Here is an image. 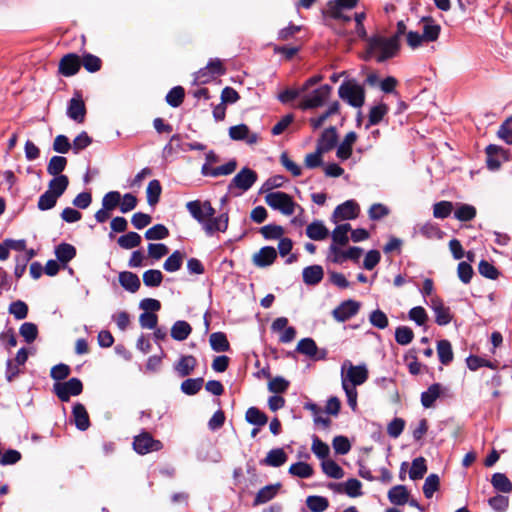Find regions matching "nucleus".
I'll return each mask as SVG.
<instances>
[{
	"instance_id": "64",
	"label": "nucleus",
	"mask_w": 512,
	"mask_h": 512,
	"mask_svg": "<svg viewBox=\"0 0 512 512\" xmlns=\"http://www.w3.org/2000/svg\"><path fill=\"white\" fill-rule=\"evenodd\" d=\"M499 138H501L506 144H512V116L507 118L499 127L497 132Z\"/></svg>"
},
{
	"instance_id": "45",
	"label": "nucleus",
	"mask_w": 512,
	"mask_h": 512,
	"mask_svg": "<svg viewBox=\"0 0 512 512\" xmlns=\"http://www.w3.org/2000/svg\"><path fill=\"white\" fill-rule=\"evenodd\" d=\"M183 259L184 254L176 250L165 260L163 268L167 272H176L181 268Z\"/></svg>"
},
{
	"instance_id": "59",
	"label": "nucleus",
	"mask_w": 512,
	"mask_h": 512,
	"mask_svg": "<svg viewBox=\"0 0 512 512\" xmlns=\"http://www.w3.org/2000/svg\"><path fill=\"white\" fill-rule=\"evenodd\" d=\"M453 211V204L449 201H440L433 206V216L438 219L447 218Z\"/></svg>"
},
{
	"instance_id": "36",
	"label": "nucleus",
	"mask_w": 512,
	"mask_h": 512,
	"mask_svg": "<svg viewBox=\"0 0 512 512\" xmlns=\"http://www.w3.org/2000/svg\"><path fill=\"white\" fill-rule=\"evenodd\" d=\"M212 350L215 352H226L230 349L229 341L223 332H214L209 337Z\"/></svg>"
},
{
	"instance_id": "21",
	"label": "nucleus",
	"mask_w": 512,
	"mask_h": 512,
	"mask_svg": "<svg viewBox=\"0 0 512 512\" xmlns=\"http://www.w3.org/2000/svg\"><path fill=\"white\" fill-rule=\"evenodd\" d=\"M197 366V359L193 355H184L174 364V370L180 377L189 376Z\"/></svg>"
},
{
	"instance_id": "56",
	"label": "nucleus",
	"mask_w": 512,
	"mask_h": 512,
	"mask_svg": "<svg viewBox=\"0 0 512 512\" xmlns=\"http://www.w3.org/2000/svg\"><path fill=\"white\" fill-rule=\"evenodd\" d=\"M185 96L184 88L181 86L173 87L166 95L167 103L172 107H179Z\"/></svg>"
},
{
	"instance_id": "2",
	"label": "nucleus",
	"mask_w": 512,
	"mask_h": 512,
	"mask_svg": "<svg viewBox=\"0 0 512 512\" xmlns=\"http://www.w3.org/2000/svg\"><path fill=\"white\" fill-rule=\"evenodd\" d=\"M257 179L258 175L254 170L244 167L233 177L228 185V191L233 195H239L248 191Z\"/></svg>"
},
{
	"instance_id": "32",
	"label": "nucleus",
	"mask_w": 512,
	"mask_h": 512,
	"mask_svg": "<svg viewBox=\"0 0 512 512\" xmlns=\"http://www.w3.org/2000/svg\"><path fill=\"white\" fill-rule=\"evenodd\" d=\"M409 492L404 485H396L388 492V499L394 505H404L408 502Z\"/></svg>"
},
{
	"instance_id": "60",
	"label": "nucleus",
	"mask_w": 512,
	"mask_h": 512,
	"mask_svg": "<svg viewBox=\"0 0 512 512\" xmlns=\"http://www.w3.org/2000/svg\"><path fill=\"white\" fill-rule=\"evenodd\" d=\"M473 275L474 270L468 262L462 261L458 264L457 276L463 284H469L471 282Z\"/></svg>"
},
{
	"instance_id": "23",
	"label": "nucleus",
	"mask_w": 512,
	"mask_h": 512,
	"mask_svg": "<svg viewBox=\"0 0 512 512\" xmlns=\"http://www.w3.org/2000/svg\"><path fill=\"white\" fill-rule=\"evenodd\" d=\"M281 488L280 483L266 485L261 488L256 494L253 505L258 506L272 500L279 492Z\"/></svg>"
},
{
	"instance_id": "44",
	"label": "nucleus",
	"mask_w": 512,
	"mask_h": 512,
	"mask_svg": "<svg viewBox=\"0 0 512 512\" xmlns=\"http://www.w3.org/2000/svg\"><path fill=\"white\" fill-rule=\"evenodd\" d=\"M427 472L426 460L423 457L415 458L409 471V477L412 480L422 479Z\"/></svg>"
},
{
	"instance_id": "9",
	"label": "nucleus",
	"mask_w": 512,
	"mask_h": 512,
	"mask_svg": "<svg viewBox=\"0 0 512 512\" xmlns=\"http://www.w3.org/2000/svg\"><path fill=\"white\" fill-rule=\"evenodd\" d=\"M348 365L346 375L342 374V379H345L350 385L356 387L362 385L368 378V370L365 365H353L350 361H345L342 366V371Z\"/></svg>"
},
{
	"instance_id": "6",
	"label": "nucleus",
	"mask_w": 512,
	"mask_h": 512,
	"mask_svg": "<svg viewBox=\"0 0 512 512\" xmlns=\"http://www.w3.org/2000/svg\"><path fill=\"white\" fill-rule=\"evenodd\" d=\"M332 87L328 84L322 85L313 90L310 94L303 97L298 107L301 110L314 109L321 107L329 98Z\"/></svg>"
},
{
	"instance_id": "57",
	"label": "nucleus",
	"mask_w": 512,
	"mask_h": 512,
	"mask_svg": "<svg viewBox=\"0 0 512 512\" xmlns=\"http://www.w3.org/2000/svg\"><path fill=\"white\" fill-rule=\"evenodd\" d=\"M169 236V230L163 224H156L145 232L148 240H162Z\"/></svg>"
},
{
	"instance_id": "8",
	"label": "nucleus",
	"mask_w": 512,
	"mask_h": 512,
	"mask_svg": "<svg viewBox=\"0 0 512 512\" xmlns=\"http://www.w3.org/2000/svg\"><path fill=\"white\" fill-rule=\"evenodd\" d=\"M162 447L161 441L155 440L148 432H143L134 437L133 449L138 454L144 455L153 451H159Z\"/></svg>"
},
{
	"instance_id": "42",
	"label": "nucleus",
	"mask_w": 512,
	"mask_h": 512,
	"mask_svg": "<svg viewBox=\"0 0 512 512\" xmlns=\"http://www.w3.org/2000/svg\"><path fill=\"white\" fill-rule=\"evenodd\" d=\"M321 467L323 472L330 478L341 479L344 476L343 469L331 459L322 461Z\"/></svg>"
},
{
	"instance_id": "24",
	"label": "nucleus",
	"mask_w": 512,
	"mask_h": 512,
	"mask_svg": "<svg viewBox=\"0 0 512 512\" xmlns=\"http://www.w3.org/2000/svg\"><path fill=\"white\" fill-rule=\"evenodd\" d=\"M337 142V132L335 127L325 129L317 143V147L325 153L334 148Z\"/></svg>"
},
{
	"instance_id": "10",
	"label": "nucleus",
	"mask_w": 512,
	"mask_h": 512,
	"mask_svg": "<svg viewBox=\"0 0 512 512\" xmlns=\"http://www.w3.org/2000/svg\"><path fill=\"white\" fill-rule=\"evenodd\" d=\"M81 68V57L75 53L64 55L58 65V73L64 77H71Z\"/></svg>"
},
{
	"instance_id": "55",
	"label": "nucleus",
	"mask_w": 512,
	"mask_h": 512,
	"mask_svg": "<svg viewBox=\"0 0 512 512\" xmlns=\"http://www.w3.org/2000/svg\"><path fill=\"white\" fill-rule=\"evenodd\" d=\"M203 383V378H189L182 382L181 390L187 395H195L200 391Z\"/></svg>"
},
{
	"instance_id": "33",
	"label": "nucleus",
	"mask_w": 512,
	"mask_h": 512,
	"mask_svg": "<svg viewBox=\"0 0 512 512\" xmlns=\"http://www.w3.org/2000/svg\"><path fill=\"white\" fill-rule=\"evenodd\" d=\"M192 332L190 324L183 320L176 321L171 328V337L177 341L186 340Z\"/></svg>"
},
{
	"instance_id": "19",
	"label": "nucleus",
	"mask_w": 512,
	"mask_h": 512,
	"mask_svg": "<svg viewBox=\"0 0 512 512\" xmlns=\"http://www.w3.org/2000/svg\"><path fill=\"white\" fill-rule=\"evenodd\" d=\"M431 307L435 313V321L438 325L444 326L450 323L451 313L448 307H445L443 302L438 298L431 299Z\"/></svg>"
},
{
	"instance_id": "46",
	"label": "nucleus",
	"mask_w": 512,
	"mask_h": 512,
	"mask_svg": "<svg viewBox=\"0 0 512 512\" xmlns=\"http://www.w3.org/2000/svg\"><path fill=\"white\" fill-rule=\"evenodd\" d=\"M67 165V159L63 156H53L47 165V172L49 175L58 176L62 175Z\"/></svg>"
},
{
	"instance_id": "37",
	"label": "nucleus",
	"mask_w": 512,
	"mask_h": 512,
	"mask_svg": "<svg viewBox=\"0 0 512 512\" xmlns=\"http://www.w3.org/2000/svg\"><path fill=\"white\" fill-rule=\"evenodd\" d=\"M491 484L498 492L509 493L512 491V482L504 473H494L491 477Z\"/></svg>"
},
{
	"instance_id": "17",
	"label": "nucleus",
	"mask_w": 512,
	"mask_h": 512,
	"mask_svg": "<svg viewBox=\"0 0 512 512\" xmlns=\"http://www.w3.org/2000/svg\"><path fill=\"white\" fill-rule=\"evenodd\" d=\"M486 164L490 170H497L501 166L500 156L505 157L506 151L497 145L490 144L486 147Z\"/></svg>"
},
{
	"instance_id": "63",
	"label": "nucleus",
	"mask_w": 512,
	"mask_h": 512,
	"mask_svg": "<svg viewBox=\"0 0 512 512\" xmlns=\"http://www.w3.org/2000/svg\"><path fill=\"white\" fill-rule=\"evenodd\" d=\"M19 332L27 343H32L38 336V328L34 323L31 322L23 323Z\"/></svg>"
},
{
	"instance_id": "27",
	"label": "nucleus",
	"mask_w": 512,
	"mask_h": 512,
	"mask_svg": "<svg viewBox=\"0 0 512 512\" xmlns=\"http://www.w3.org/2000/svg\"><path fill=\"white\" fill-rule=\"evenodd\" d=\"M441 393L442 385L440 383L432 384L426 391L421 393V404L424 408L432 407Z\"/></svg>"
},
{
	"instance_id": "49",
	"label": "nucleus",
	"mask_w": 512,
	"mask_h": 512,
	"mask_svg": "<svg viewBox=\"0 0 512 512\" xmlns=\"http://www.w3.org/2000/svg\"><path fill=\"white\" fill-rule=\"evenodd\" d=\"M297 352L309 356L315 357L318 351L317 345L312 338L301 339L296 347Z\"/></svg>"
},
{
	"instance_id": "7",
	"label": "nucleus",
	"mask_w": 512,
	"mask_h": 512,
	"mask_svg": "<svg viewBox=\"0 0 512 512\" xmlns=\"http://www.w3.org/2000/svg\"><path fill=\"white\" fill-rule=\"evenodd\" d=\"M358 0H330L326 8L323 10V15L329 16L333 19L349 22L351 17L343 14L344 9H352L357 5Z\"/></svg>"
},
{
	"instance_id": "1",
	"label": "nucleus",
	"mask_w": 512,
	"mask_h": 512,
	"mask_svg": "<svg viewBox=\"0 0 512 512\" xmlns=\"http://www.w3.org/2000/svg\"><path fill=\"white\" fill-rule=\"evenodd\" d=\"M399 50L400 44L396 43V38L373 35L367 39L366 52L378 63L394 58Z\"/></svg>"
},
{
	"instance_id": "53",
	"label": "nucleus",
	"mask_w": 512,
	"mask_h": 512,
	"mask_svg": "<svg viewBox=\"0 0 512 512\" xmlns=\"http://www.w3.org/2000/svg\"><path fill=\"white\" fill-rule=\"evenodd\" d=\"M260 233L266 240H276L283 236L284 229L280 225L269 224L261 227Z\"/></svg>"
},
{
	"instance_id": "22",
	"label": "nucleus",
	"mask_w": 512,
	"mask_h": 512,
	"mask_svg": "<svg viewBox=\"0 0 512 512\" xmlns=\"http://www.w3.org/2000/svg\"><path fill=\"white\" fill-rule=\"evenodd\" d=\"M288 455L282 448L271 449L266 457L260 461L261 465L280 467L286 463Z\"/></svg>"
},
{
	"instance_id": "61",
	"label": "nucleus",
	"mask_w": 512,
	"mask_h": 512,
	"mask_svg": "<svg viewBox=\"0 0 512 512\" xmlns=\"http://www.w3.org/2000/svg\"><path fill=\"white\" fill-rule=\"evenodd\" d=\"M57 199V196L47 190L39 197L37 207L41 211L50 210L55 207Z\"/></svg>"
},
{
	"instance_id": "20",
	"label": "nucleus",
	"mask_w": 512,
	"mask_h": 512,
	"mask_svg": "<svg viewBox=\"0 0 512 512\" xmlns=\"http://www.w3.org/2000/svg\"><path fill=\"white\" fill-rule=\"evenodd\" d=\"M72 416L75 426L80 431H85L90 427V419L85 406L82 403H76L72 409Z\"/></svg>"
},
{
	"instance_id": "11",
	"label": "nucleus",
	"mask_w": 512,
	"mask_h": 512,
	"mask_svg": "<svg viewBox=\"0 0 512 512\" xmlns=\"http://www.w3.org/2000/svg\"><path fill=\"white\" fill-rule=\"evenodd\" d=\"M359 309V302L351 299L345 300L332 311V316L338 322H345L355 316Z\"/></svg>"
},
{
	"instance_id": "34",
	"label": "nucleus",
	"mask_w": 512,
	"mask_h": 512,
	"mask_svg": "<svg viewBox=\"0 0 512 512\" xmlns=\"http://www.w3.org/2000/svg\"><path fill=\"white\" fill-rule=\"evenodd\" d=\"M388 111L389 108L385 103H379L371 107L366 128L368 129L372 125L379 124L383 120L384 116L388 113Z\"/></svg>"
},
{
	"instance_id": "29",
	"label": "nucleus",
	"mask_w": 512,
	"mask_h": 512,
	"mask_svg": "<svg viewBox=\"0 0 512 512\" xmlns=\"http://www.w3.org/2000/svg\"><path fill=\"white\" fill-rule=\"evenodd\" d=\"M423 33L422 36L425 42L436 41L439 37L441 27L431 18H423Z\"/></svg>"
},
{
	"instance_id": "15",
	"label": "nucleus",
	"mask_w": 512,
	"mask_h": 512,
	"mask_svg": "<svg viewBox=\"0 0 512 512\" xmlns=\"http://www.w3.org/2000/svg\"><path fill=\"white\" fill-rule=\"evenodd\" d=\"M229 216L227 213H222L218 217H212L205 221L202 225L206 235L212 236L216 232H225L228 228Z\"/></svg>"
},
{
	"instance_id": "50",
	"label": "nucleus",
	"mask_w": 512,
	"mask_h": 512,
	"mask_svg": "<svg viewBox=\"0 0 512 512\" xmlns=\"http://www.w3.org/2000/svg\"><path fill=\"white\" fill-rule=\"evenodd\" d=\"M163 281V274L160 270L149 269L143 273V283L147 287H158Z\"/></svg>"
},
{
	"instance_id": "31",
	"label": "nucleus",
	"mask_w": 512,
	"mask_h": 512,
	"mask_svg": "<svg viewBox=\"0 0 512 512\" xmlns=\"http://www.w3.org/2000/svg\"><path fill=\"white\" fill-rule=\"evenodd\" d=\"M351 231V225L348 223L337 225L332 231V244L336 246H345L349 242L348 232Z\"/></svg>"
},
{
	"instance_id": "58",
	"label": "nucleus",
	"mask_w": 512,
	"mask_h": 512,
	"mask_svg": "<svg viewBox=\"0 0 512 512\" xmlns=\"http://www.w3.org/2000/svg\"><path fill=\"white\" fill-rule=\"evenodd\" d=\"M414 333L410 327L399 326L395 330V340L400 345H408L412 342Z\"/></svg>"
},
{
	"instance_id": "12",
	"label": "nucleus",
	"mask_w": 512,
	"mask_h": 512,
	"mask_svg": "<svg viewBox=\"0 0 512 512\" xmlns=\"http://www.w3.org/2000/svg\"><path fill=\"white\" fill-rule=\"evenodd\" d=\"M359 212V204L355 200H347L335 208L332 217L335 222L338 220H352L358 217Z\"/></svg>"
},
{
	"instance_id": "3",
	"label": "nucleus",
	"mask_w": 512,
	"mask_h": 512,
	"mask_svg": "<svg viewBox=\"0 0 512 512\" xmlns=\"http://www.w3.org/2000/svg\"><path fill=\"white\" fill-rule=\"evenodd\" d=\"M338 94L342 100L355 108L361 107L365 101L364 89L351 81L343 82L339 87Z\"/></svg>"
},
{
	"instance_id": "13",
	"label": "nucleus",
	"mask_w": 512,
	"mask_h": 512,
	"mask_svg": "<svg viewBox=\"0 0 512 512\" xmlns=\"http://www.w3.org/2000/svg\"><path fill=\"white\" fill-rule=\"evenodd\" d=\"M102 206L111 212L120 206L121 211L126 213L128 212V193L121 198L117 191L108 192L102 199Z\"/></svg>"
},
{
	"instance_id": "48",
	"label": "nucleus",
	"mask_w": 512,
	"mask_h": 512,
	"mask_svg": "<svg viewBox=\"0 0 512 512\" xmlns=\"http://www.w3.org/2000/svg\"><path fill=\"white\" fill-rule=\"evenodd\" d=\"M476 216V208L469 204H460L454 212V217L462 222L471 221Z\"/></svg>"
},
{
	"instance_id": "18",
	"label": "nucleus",
	"mask_w": 512,
	"mask_h": 512,
	"mask_svg": "<svg viewBox=\"0 0 512 512\" xmlns=\"http://www.w3.org/2000/svg\"><path fill=\"white\" fill-rule=\"evenodd\" d=\"M303 282L308 286L319 284L324 277V270L320 265L307 266L302 271Z\"/></svg>"
},
{
	"instance_id": "38",
	"label": "nucleus",
	"mask_w": 512,
	"mask_h": 512,
	"mask_svg": "<svg viewBox=\"0 0 512 512\" xmlns=\"http://www.w3.org/2000/svg\"><path fill=\"white\" fill-rule=\"evenodd\" d=\"M245 419L249 424L261 427L267 424L268 417L257 407H250L247 409Z\"/></svg>"
},
{
	"instance_id": "26",
	"label": "nucleus",
	"mask_w": 512,
	"mask_h": 512,
	"mask_svg": "<svg viewBox=\"0 0 512 512\" xmlns=\"http://www.w3.org/2000/svg\"><path fill=\"white\" fill-rule=\"evenodd\" d=\"M306 235L314 241H322L329 236V230L321 221H313L306 227Z\"/></svg>"
},
{
	"instance_id": "51",
	"label": "nucleus",
	"mask_w": 512,
	"mask_h": 512,
	"mask_svg": "<svg viewBox=\"0 0 512 512\" xmlns=\"http://www.w3.org/2000/svg\"><path fill=\"white\" fill-rule=\"evenodd\" d=\"M186 208L191 216L203 225L206 221L205 213L203 211V203L199 200L190 201L186 204Z\"/></svg>"
},
{
	"instance_id": "47",
	"label": "nucleus",
	"mask_w": 512,
	"mask_h": 512,
	"mask_svg": "<svg viewBox=\"0 0 512 512\" xmlns=\"http://www.w3.org/2000/svg\"><path fill=\"white\" fill-rule=\"evenodd\" d=\"M289 473L299 478H310L314 470L312 466L305 462H296L289 467Z\"/></svg>"
},
{
	"instance_id": "28",
	"label": "nucleus",
	"mask_w": 512,
	"mask_h": 512,
	"mask_svg": "<svg viewBox=\"0 0 512 512\" xmlns=\"http://www.w3.org/2000/svg\"><path fill=\"white\" fill-rule=\"evenodd\" d=\"M357 140V134L353 131L346 134L344 140L337 148V157L341 160L348 159L352 154V146Z\"/></svg>"
},
{
	"instance_id": "52",
	"label": "nucleus",
	"mask_w": 512,
	"mask_h": 512,
	"mask_svg": "<svg viewBox=\"0 0 512 512\" xmlns=\"http://www.w3.org/2000/svg\"><path fill=\"white\" fill-rule=\"evenodd\" d=\"M311 450L319 459L323 461L329 456L330 453L329 446L316 435H314L312 438Z\"/></svg>"
},
{
	"instance_id": "4",
	"label": "nucleus",
	"mask_w": 512,
	"mask_h": 512,
	"mask_svg": "<svg viewBox=\"0 0 512 512\" xmlns=\"http://www.w3.org/2000/svg\"><path fill=\"white\" fill-rule=\"evenodd\" d=\"M265 202L269 207L280 211L284 215L290 216L295 212L296 203L285 192H270L265 196Z\"/></svg>"
},
{
	"instance_id": "30",
	"label": "nucleus",
	"mask_w": 512,
	"mask_h": 512,
	"mask_svg": "<svg viewBox=\"0 0 512 512\" xmlns=\"http://www.w3.org/2000/svg\"><path fill=\"white\" fill-rule=\"evenodd\" d=\"M417 232L427 239H442L444 232L439 228L438 224L428 221L420 224L416 228Z\"/></svg>"
},
{
	"instance_id": "41",
	"label": "nucleus",
	"mask_w": 512,
	"mask_h": 512,
	"mask_svg": "<svg viewBox=\"0 0 512 512\" xmlns=\"http://www.w3.org/2000/svg\"><path fill=\"white\" fill-rule=\"evenodd\" d=\"M81 66H83L88 72L95 73L102 67V60L91 53H84L81 57Z\"/></svg>"
},
{
	"instance_id": "39",
	"label": "nucleus",
	"mask_w": 512,
	"mask_h": 512,
	"mask_svg": "<svg viewBox=\"0 0 512 512\" xmlns=\"http://www.w3.org/2000/svg\"><path fill=\"white\" fill-rule=\"evenodd\" d=\"M437 354L439 357V361L443 365H449L453 361V351L451 343L445 339L438 341Z\"/></svg>"
},
{
	"instance_id": "5",
	"label": "nucleus",
	"mask_w": 512,
	"mask_h": 512,
	"mask_svg": "<svg viewBox=\"0 0 512 512\" xmlns=\"http://www.w3.org/2000/svg\"><path fill=\"white\" fill-rule=\"evenodd\" d=\"M82 391L83 383L75 377L65 382H55L53 385V392L62 402H68L72 396H78Z\"/></svg>"
},
{
	"instance_id": "16",
	"label": "nucleus",
	"mask_w": 512,
	"mask_h": 512,
	"mask_svg": "<svg viewBox=\"0 0 512 512\" xmlns=\"http://www.w3.org/2000/svg\"><path fill=\"white\" fill-rule=\"evenodd\" d=\"M276 258V249L272 246H265L253 255V263L257 267L264 268L273 264Z\"/></svg>"
},
{
	"instance_id": "43",
	"label": "nucleus",
	"mask_w": 512,
	"mask_h": 512,
	"mask_svg": "<svg viewBox=\"0 0 512 512\" xmlns=\"http://www.w3.org/2000/svg\"><path fill=\"white\" fill-rule=\"evenodd\" d=\"M162 192L161 184L158 180H151L147 186V202L150 206H155L159 202V198Z\"/></svg>"
},
{
	"instance_id": "14",
	"label": "nucleus",
	"mask_w": 512,
	"mask_h": 512,
	"mask_svg": "<svg viewBox=\"0 0 512 512\" xmlns=\"http://www.w3.org/2000/svg\"><path fill=\"white\" fill-rule=\"evenodd\" d=\"M67 115L77 123H83L86 116V106L79 93L71 98L67 106Z\"/></svg>"
},
{
	"instance_id": "25",
	"label": "nucleus",
	"mask_w": 512,
	"mask_h": 512,
	"mask_svg": "<svg viewBox=\"0 0 512 512\" xmlns=\"http://www.w3.org/2000/svg\"><path fill=\"white\" fill-rule=\"evenodd\" d=\"M55 256L64 267L76 256V248L69 243H60L55 247Z\"/></svg>"
},
{
	"instance_id": "35",
	"label": "nucleus",
	"mask_w": 512,
	"mask_h": 512,
	"mask_svg": "<svg viewBox=\"0 0 512 512\" xmlns=\"http://www.w3.org/2000/svg\"><path fill=\"white\" fill-rule=\"evenodd\" d=\"M68 185L69 179L66 175L54 176V178L49 181L48 191L59 198L66 191Z\"/></svg>"
},
{
	"instance_id": "54",
	"label": "nucleus",
	"mask_w": 512,
	"mask_h": 512,
	"mask_svg": "<svg viewBox=\"0 0 512 512\" xmlns=\"http://www.w3.org/2000/svg\"><path fill=\"white\" fill-rule=\"evenodd\" d=\"M440 479L437 474H430L424 482L423 493L428 499L432 498L434 493L439 489Z\"/></svg>"
},
{
	"instance_id": "40",
	"label": "nucleus",
	"mask_w": 512,
	"mask_h": 512,
	"mask_svg": "<svg viewBox=\"0 0 512 512\" xmlns=\"http://www.w3.org/2000/svg\"><path fill=\"white\" fill-rule=\"evenodd\" d=\"M306 505L311 512H324L329 507V501L323 496H308Z\"/></svg>"
},
{
	"instance_id": "62",
	"label": "nucleus",
	"mask_w": 512,
	"mask_h": 512,
	"mask_svg": "<svg viewBox=\"0 0 512 512\" xmlns=\"http://www.w3.org/2000/svg\"><path fill=\"white\" fill-rule=\"evenodd\" d=\"M478 271L483 277L491 280L497 279L500 274L498 269L487 260H481L479 262Z\"/></svg>"
}]
</instances>
